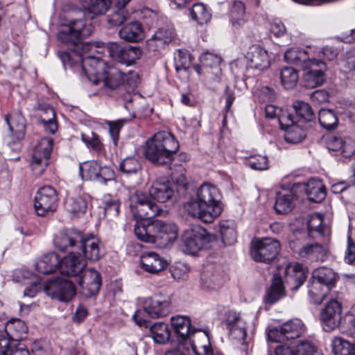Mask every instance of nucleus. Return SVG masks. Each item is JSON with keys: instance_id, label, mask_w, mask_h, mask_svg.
I'll return each mask as SVG.
<instances>
[{"instance_id": "0eeeda50", "label": "nucleus", "mask_w": 355, "mask_h": 355, "mask_svg": "<svg viewBox=\"0 0 355 355\" xmlns=\"http://www.w3.org/2000/svg\"><path fill=\"white\" fill-rule=\"evenodd\" d=\"M213 239V236L200 226L187 229L182 236L185 251L191 254H196L202 249L209 248Z\"/></svg>"}, {"instance_id": "e433bc0d", "label": "nucleus", "mask_w": 355, "mask_h": 355, "mask_svg": "<svg viewBox=\"0 0 355 355\" xmlns=\"http://www.w3.org/2000/svg\"><path fill=\"white\" fill-rule=\"evenodd\" d=\"M5 331L6 335L10 337L11 340L17 343L18 340L26 337L28 332V327L23 320L13 318L6 323Z\"/></svg>"}, {"instance_id": "bb28decb", "label": "nucleus", "mask_w": 355, "mask_h": 355, "mask_svg": "<svg viewBox=\"0 0 355 355\" xmlns=\"http://www.w3.org/2000/svg\"><path fill=\"white\" fill-rule=\"evenodd\" d=\"M327 148L329 151L348 157L355 153V143L349 137H342L338 135L329 136L326 141Z\"/></svg>"}, {"instance_id": "473e14b6", "label": "nucleus", "mask_w": 355, "mask_h": 355, "mask_svg": "<svg viewBox=\"0 0 355 355\" xmlns=\"http://www.w3.org/2000/svg\"><path fill=\"white\" fill-rule=\"evenodd\" d=\"M37 116L39 123L46 132L54 134L57 131L55 112L51 106L49 105H42L39 109Z\"/></svg>"}, {"instance_id": "7c9ffc66", "label": "nucleus", "mask_w": 355, "mask_h": 355, "mask_svg": "<svg viewBox=\"0 0 355 355\" xmlns=\"http://www.w3.org/2000/svg\"><path fill=\"white\" fill-rule=\"evenodd\" d=\"M168 214V211L163 209L162 206L153 202L148 200L147 202L143 205L138 211L133 215L136 218V223L139 222H145L146 225L151 224L148 220L157 216H165Z\"/></svg>"}, {"instance_id": "49530a36", "label": "nucleus", "mask_w": 355, "mask_h": 355, "mask_svg": "<svg viewBox=\"0 0 355 355\" xmlns=\"http://www.w3.org/2000/svg\"><path fill=\"white\" fill-rule=\"evenodd\" d=\"M150 333L153 340L158 344H164L168 342L171 335L167 324L162 322H155L151 325Z\"/></svg>"}, {"instance_id": "393cba45", "label": "nucleus", "mask_w": 355, "mask_h": 355, "mask_svg": "<svg viewBox=\"0 0 355 355\" xmlns=\"http://www.w3.org/2000/svg\"><path fill=\"white\" fill-rule=\"evenodd\" d=\"M308 270L299 263H291L285 269V281L293 291H297L307 277Z\"/></svg>"}, {"instance_id": "c03bdc74", "label": "nucleus", "mask_w": 355, "mask_h": 355, "mask_svg": "<svg viewBox=\"0 0 355 355\" xmlns=\"http://www.w3.org/2000/svg\"><path fill=\"white\" fill-rule=\"evenodd\" d=\"M307 228L311 237L324 235L329 232L328 227L323 224V215L321 214L310 215L307 221Z\"/></svg>"}, {"instance_id": "4468645a", "label": "nucleus", "mask_w": 355, "mask_h": 355, "mask_svg": "<svg viewBox=\"0 0 355 355\" xmlns=\"http://www.w3.org/2000/svg\"><path fill=\"white\" fill-rule=\"evenodd\" d=\"M342 306L336 300H330L321 310L320 320L325 331H331L338 327L341 320Z\"/></svg>"}, {"instance_id": "2f4dec72", "label": "nucleus", "mask_w": 355, "mask_h": 355, "mask_svg": "<svg viewBox=\"0 0 355 355\" xmlns=\"http://www.w3.org/2000/svg\"><path fill=\"white\" fill-rule=\"evenodd\" d=\"M187 339L196 355H211L209 338L205 332L194 331Z\"/></svg>"}, {"instance_id": "09e8293b", "label": "nucleus", "mask_w": 355, "mask_h": 355, "mask_svg": "<svg viewBox=\"0 0 355 355\" xmlns=\"http://www.w3.org/2000/svg\"><path fill=\"white\" fill-rule=\"evenodd\" d=\"M284 296L283 282L280 277L275 275L271 286L267 291L266 300L274 304Z\"/></svg>"}, {"instance_id": "8fccbe9b", "label": "nucleus", "mask_w": 355, "mask_h": 355, "mask_svg": "<svg viewBox=\"0 0 355 355\" xmlns=\"http://www.w3.org/2000/svg\"><path fill=\"white\" fill-rule=\"evenodd\" d=\"M80 175L83 180L96 181L100 164L96 161H88L79 166Z\"/></svg>"}, {"instance_id": "f3484780", "label": "nucleus", "mask_w": 355, "mask_h": 355, "mask_svg": "<svg viewBox=\"0 0 355 355\" xmlns=\"http://www.w3.org/2000/svg\"><path fill=\"white\" fill-rule=\"evenodd\" d=\"M83 252L84 259L89 261H96L105 254L103 246L98 238L92 234L83 235V239L79 243L78 248Z\"/></svg>"}, {"instance_id": "0e129e2a", "label": "nucleus", "mask_w": 355, "mask_h": 355, "mask_svg": "<svg viewBox=\"0 0 355 355\" xmlns=\"http://www.w3.org/2000/svg\"><path fill=\"white\" fill-rule=\"evenodd\" d=\"M81 139L87 146V148L100 153L103 149V144L101 143L98 136L94 132H82Z\"/></svg>"}, {"instance_id": "69168bd1", "label": "nucleus", "mask_w": 355, "mask_h": 355, "mask_svg": "<svg viewBox=\"0 0 355 355\" xmlns=\"http://www.w3.org/2000/svg\"><path fill=\"white\" fill-rule=\"evenodd\" d=\"M148 200V196L141 191H136L132 194L130 197V208L132 214L135 215Z\"/></svg>"}, {"instance_id": "6ab92c4d", "label": "nucleus", "mask_w": 355, "mask_h": 355, "mask_svg": "<svg viewBox=\"0 0 355 355\" xmlns=\"http://www.w3.org/2000/svg\"><path fill=\"white\" fill-rule=\"evenodd\" d=\"M293 251L298 255L299 258L304 261L322 262L327 259L328 248L326 245L318 243H306L299 249Z\"/></svg>"}, {"instance_id": "864d4df0", "label": "nucleus", "mask_w": 355, "mask_h": 355, "mask_svg": "<svg viewBox=\"0 0 355 355\" xmlns=\"http://www.w3.org/2000/svg\"><path fill=\"white\" fill-rule=\"evenodd\" d=\"M318 120L321 126L327 130L334 129L338 123L337 116L329 109H321L318 113Z\"/></svg>"}, {"instance_id": "b1692460", "label": "nucleus", "mask_w": 355, "mask_h": 355, "mask_svg": "<svg viewBox=\"0 0 355 355\" xmlns=\"http://www.w3.org/2000/svg\"><path fill=\"white\" fill-rule=\"evenodd\" d=\"M83 235L82 232L75 229L60 231L54 237V245L60 251H65L68 248H78L79 243L83 239Z\"/></svg>"}, {"instance_id": "cd10ccee", "label": "nucleus", "mask_w": 355, "mask_h": 355, "mask_svg": "<svg viewBox=\"0 0 355 355\" xmlns=\"http://www.w3.org/2000/svg\"><path fill=\"white\" fill-rule=\"evenodd\" d=\"M200 64L194 66V69L198 75L207 74L210 76L211 73L216 75V79L218 80V76L221 73L220 68L219 67L221 62L220 57L214 55L211 53H205L200 57Z\"/></svg>"}, {"instance_id": "6e6552de", "label": "nucleus", "mask_w": 355, "mask_h": 355, "mask_svg": "<svg viewBox=\"0 0 355 355\" xmlns=\"http://www.w3.org/2000/svg\"><path fill=\"white\" fill-rule=\"evenodd\" d=\"M53 139L51 137H43L34 148L31 166L36 175H42L49 164L52 151Z\"/></svg>"}, {"instance_id": "20e7f679", "label": "nucleus", "mask_w": 355, "mask_h": 355, "mask_svg": "<svg viewBox=\"0 0 355 355\" xmlns=\"http://www.w3.org/2000/svg\"><path fill=\"white\" fill-rule=\"evenodd\" d=\"M135 234L142 241L166 248L177 239L178 229L173 223L157 220L148 225L145 222L137 223L135 225Z\"/></svg>"}, {"instance_id": "9d476101", "label": "nucleus", "mask_w": 355, "mask_h": 355, "mask_svg": "<svg viewBox=\"0 0 355 355\" xmlns=\"http://www.w3.org/2000/svg\"><path fill=\"white\" fill-rule=\"evenodd\" d=\"M144 311L151 318H159L168 315L172 309V296L159 293L144 300Z\"/></svg>"}, {"instance_id": "412c9836", "label": "nucleus", "mask_w": 355, "mask_h": 355, "mask_svg": "<svg viewBox=\"0 0 355 355\" xmlns=\"http://www.w3.org/2000/svg\"><path fill=\"white\" fill-rule=\"evenodd\" d=\"M223 284V276L220 266L214 263L204 266L200 275V285L202 289L211 291L217 290Z\"/></svg>"}, {"instance_id": "5701e85b", "label": "nucleus", "mask_w": 355, "mask_h": 355, "mask_svg": "<svg viewBox=\"0 0 355 355\" xmlns=\"http://www.w3.org/2000/svg\"><path fill=\"white\" fill-rule=\"evenodd\" d=\"M148 193L151 198L164 203L176 197L177 187L169 181H155L150 187Z\"/></svg>"}, {"instance_id": "ddd939ff", "label": "nucleus", "mask_w": 355, "mask_h": 355, "mask_svg": "<svg viewBox=\"0 0 355 355\" xmlns=\"http://www.w3.org/2000/svg\"><path fill=\"white\" fill-rule=\"evenodd\" d=\"M44 288L48 295L62 302H68L76 295L74 284L67 279L51 280Z\"/></svg>"}, {"instance_id": "bf43d9fd", "label": "nucleus", "mask_w": 355, "mask_h": 355, "mask_svg": "<svg viewBox=\"0 0 355 355\" xmlns=\"http://www.w3.org/2000/svg\"><path fill=\"white\" fill-rule=\"evenodd\" d=\"M305 130L297 124L292 125L285 130L284 137L286 141L288 143H300L305 138Z\"/></svg>"}, {"instance_id": "dca6fc26", "label": "nucleus", "mask_w": 355, "mask_h": 355, "mask_svg": "<svg viewBox=\"0 0 355 355\" xmlns=\"http://www.w3.org/2000/svg\"><path fill=\"white\" fill-rule=\"evenodd\" d=\"M77 284L85 296L92 297L98 292L101 286L100 272L93 268H85L78 277Z\"/></svg>"}, {"instance_id": "2eb2a0df", "label": "nucleus", "mask_w": 355, "mask_h": 355, "mask_svg": "<svg viewBox=\"0 0 355 355\" xmlns=\"http://www.w3.org/2000/svg\"><path fill=\"white\" fill-rule=\"evenodd\" d=\"M107 51L113 59L127 65H130L139 59L142 53L141 49L138 46H121L116 42H110L107 44Z\"/></svg>"}, {"instance_id": "4be33fe9", "label": "nucleus", "mask_w": 355, "mask_h": 355, "mask_svg": "<svg viewBox=\"0 0 355 355\" xmlns=\"http://www.w3.org/2000/svg\"><path fill=\"white\" fill-rule=\"evenodd\" d=\"M225 324L229 330L230 336L244 344L246 337V322L240 313L229 311L226 315Z\"/></svg>"}, {"instance_id": "e2e57ef3", "label": "nucleus", "mask_w": 355, "mask_h": 355, "mask_svg": "<svg viewBox=\"0 0 355 355\" xmlns=\"http://www.w3.org/2000/svg\"><path fill=\"white\" fill-rule=\"evenodd\" d=\"M175 37V33L172 28H159L155 32L151 41H155L157 46L170 43Z\"/></svg>"}, {"instance_id": "f257e3e1", "label": "nucleus", "mask_w": 355, "mask_h": 355, "mask_svg": "<svg viewBox=\"0 0 355 355\" xmlns=\"http://www.w3.org/2000/svg\"><path fill=\"white\" fill-rule=\"evenodd\" d=\"M92 47L93 46L91 44L83 43L71 53H59V57L64 67L80 64L88 80L94 85L102 82L105 87L110 89L121 87L126 89L125 84L128 83L127 74L116 69L107 67L106 63L96 57L85 55Z\"/></svg>"}, {"instance_id": "58836bf2", "label": "nucleus", "mask_w": 355, "mask_h": 355, "mask_svg": "<svg viewBox=\"0 0 355 355\" xmlns=\"http://www.w3.org/2000/svg\"><path fill=\"white\" fill-rule=\"evenodd\" d=\"M89 197L77 196L69 197L65 202L66 209L76 216L83 215L88 207Z\"/></svg>"}, {"instance_id": "a211bd4d", "label": "nucleus", "mask_w": 355, "mask_h": 355, "mask_svg": "<svg viewBox=\"0 0 355 355\" xmlns=\"http://www.w3.org/2000/svg\"><path fill=\"white\" fill-rule=\"evenodd\" d=\"M87 267V261L78 252H71L60 260L61 274L68 277H78Z\"/></svg>"}, {"instance_id": "7ed1b4c3", "label": "nucleus", "mask_w": 355, "mask_h": 355, "mask_svg": "<svg viewBox=\"0 0 355 355\" xmlns=\"http://www.w3.org/2000/svg\"><path fill=\"white\" fill-rule=\"evenodd\" d=\"M179 149V143L169 132L160 131L146 142L144 155L147 159L156 165H168Z\"/></svg>"}, {"instance_id": "72a5a7b5", "label": "nucleus", "mask_w": 355, "mask_h": 355, "mask_svg": "<svg viewBox=\"0 0 355 355\" xmlns=\"http://www.w3.org/2000/svg\"><path fill=\"white\" fill-rule=\"evenodd\" d=\"M297 193L294 185L290 190L279 192L275 204V211L279 214H286L291 211L293 207V201Z\"/></svg>"}, {"instance_id": "aec40b11", "label": "nucleus", "mask_w": 355, "mask_h": 355, "mask_svg": "<svg viewBox=\"0 0 355 355\" xmlns=\"http://www.w3.org/2000/svg\"><path fill=\"white\" fill-rule=\"evenodd\" d=\"M6 121L9 132L6 136L7 143H16L22 139L25 135V119L19 111L8 114Z\"/></svg>"}, {"instance_id": "de8ad7c7", "label": "nucleus", "mask_w": 355, "mask_h": 355, "mask_svg": "<svg viewBox=\"0 0 355 355\" xmlns=\"http://www.w3.org/2000/svg\"><path fill=\"white\" fill-rule=\"evenodd\" d=\"M331 346L334 355H355V345L343 338H334Z\"/></svg>"}, {"instance_id": "1a4fd4ad", "label": "nucleus", "mask_w": 355, "mask_h": 355, "mask_svg": "<svg viewBox=\"0 0 355 355\" xmlns=\"http://www.w3.org/2000/svg\"><path fill=\"white\" fill-rule=\"evenodd\" d=\"M58 197L56 191L50 186L40 188L34 199V207L40 216L53 214L58 207Z\"/></svg>"}, {"instance_id": "a878e982", "label": "nucleus", "mask_w": 355, "mask_h": 355, "mask_svg": "<svg viewBox=\"0 0 355 355\" xmlns=\"http://www.w3.org/2000/svg\"><path fill=\"white\" fill-rule=\"evenodd\" d=\"M294 189L297 192H304L309 200L320 202L325 198L326 190L322 182L319 180L311 179L307 183H297Z\"/></svg>"}, {"instance_id": "a19ab883", "label": "nucleus", "mask_w": 355, "mask_h": 355, "mask_svg": "<svg viewBox=\"0 0 355 355\" xmlns=\"http://www.w3.org/2000/svg\"><path fill=\"white\" fill-rule=\"evenodd\" d=\"M308 295L313 304H320L324 300L329 289L311 277L308 285Z\"/></svg>"}, {"instance_id": "6e6d98bb", "label": "nucleus", "mask_w": 355, "mask_h": 355, "mask_svg": "<svg viewBox=\"0 0 355 355\" xmlns=\"http://www.w3.org/2000/svg\"><path fill=\"white\" fill-rule=\"evenodd\" d=\"M112 0H89L86 6L89 14L96 15H105L110 8Z\"/></svg>"}, {"instance_id": "9b49d317", "label": "nucleus", "mask_w": 355, "mask_h": 355, "mask_svg": "<svg viewBox=\"0 0 355 355\" xmlns=\"http://www.w3.org/2000/svg\"><path fill=\"white\" fill-rule=\"evenodd\" d=\"M304 330L303 322L299 319H294L270 329L268 333V337L272 342L282 343L284 340L299 338L303 334Z\"/></svg>"}, {"instance_id": "052dcab7", "label": "nucleus", "mask_w": 355, "mask_h": 355, "mask_svg": "<svg viewBox=\"0 0 355 355\" xmlns=\"http://www.w3.org/2000/svg\"><path fill=\"white\" fill-rule=\"evenodd\" d=\"M296 114L302 120L311 121L315 119V115L311 106L304 101H295L293 104Z\"/></svg>"}, {"instance_id": "ea45409f", "label": "nucleus", "mask_w": 355, "mask_h": 355, "mask_svg": "<svg viewBox=\"0 0 355 355\" xmlns=\"http://www.w3.org/2000/svg\"><path fill=\"white\" fill-rule=\"evenodd\" d=\"M230 21L235 28H240L247 21L245 3L240 0H234L230 9Z\"/></svg>"}, {"instance_id": "c756f323", "label": "nucleus", "mask_w": 355, "mask_h": 355, "mask_svg": "<svg viewBox=\"0 0 355 355\" xmlns=\"http://www.w3.org/2000/svg\"><path fill=\"white\" fill-rule=\"evenodd\" d=\"M141 268L150 274H157L164 270L168 263L162 257L154 252H146L140 257Z\"/></svg>"}, {"instance_id": "c85d7f7f", "label": "nucleus", "mask_w": 355, "mask_h": 355, "mask_svg": "<svg viewBox=\"0 0 355 355\" xmlns=\"http://www.w3.org/2000/svg\"><path fill=\"white\" fill-rule=\"evenodd\" d=\"M245 58L252 68L264 70L270 65L268 51L258 44H253L249 48Z\"/></svg>"}, {"instance_id": "13d9d810", "label": "nucleus", "mask_w": 355, "mask_h": 355, "mask_svg": "<svg viewBox=\"0 0 355 355\" xmlns=\"http://www.w3.org/2000/svg\"><path fill=\"white\" fill-rule=\"evenodd\" d=\"M190 15L193 20L202 25L211 19V14L202 3H196L190 10Z\"/></svg>"}, {"instance_id": "f8f14e48", "label": "nucleus", "mask_w": 355, "mask_h": 355, "mask_svg": "<svg viewBox=\"0 0 355 355\" xmlns=\"http://www.w3.org/2000/svg\"><path fill=\"white\" fill-rule=\"evenodd\" d=\"M302 69L304 71L302 78L306 87L314 88L324 83L327 65L324 62L313 59L305 62Z\"/></svg>"}, {"instance_id": "79ce46f5", "label": "nucleus", "mask_w": 355, "mask_h": 355, "mask_svg": "<svg viewBox=\"0 0 355 355\" xmlns=\"http://www.w3.org/2000/svg\"><path fill=\"white\" fill-rule=\"evenodd\" d=\"M23 279L24 284H30L31 286L26 288L24 292V297H33L41 288L40 278L31 272L24 270L19 272Z\"/></svg>"}, {"instance_id": "3c124183", "label": "nucleus", "mask_w": 355, "mask_h": 355, "mask_svg": "<svg viewBox=\"0 0 355 355\" xmlns=\"http://www.w3.org/2000/svg\"><path fill=\"white\" fill-rule=\"evenodd\" d=\"M119 169L123 175L129 177L139 174L141 171V166L137 158L128 157L121 162Z\"/></svg>"}, {"instance_id": "a18cd8bd", "label": "nucleus", "mask_w": 355, "mask_h": 355, "mask_svg": "<svg viewBox=\"0 0 355 355\" xmlns=\"http://www.w3.org/2000/svg\"><path fill=\"white\" fill-rule=\"evenodd\" d=\"M220 232L223 243L232 245L236 243L237 232L236 224L232 220H223L220 223Z\"/></svg>"}, {"instance_id": "603ef678", "label": "nucleus", "mask_w": 355, "mask_h": 355, "mask_svg": "<svg viewBox=\"0 0 355 355\" xmlns=\"http://www.w3.org/2000/svg\"><path fill=\"white\" fill-rule=\"evenodd\" d=\"M280 78L282 85L287 89L294 88L299 80L297 71L293 67H284L280 73Z\"/></svg>"}, {"instance_id": "f704fd0d", "label": "nucleus", "mask_w": 355, "mask_h": 355, "mask_svg": "<svg viewBox=\"0 0 355 355\" xmlns=\"http://www.w3.org/2000/svg\"><path fill=\"white\" fill-rule=\"evenodd\" d=\"M59 264V256L55 252H49L37 261L35 269L40 273L48 275L54 272Z\"/></svg>"}, {"instance_id": "39448f33", "label": "nucleus", "mask_w": 355, "mask_h": 355, "mask_svg": "<svg viewBox=\"0 0 355 355\" xmlns=\"http://www.w3.org/2000/svg\"><path fill=\"white\" fill-rule=\"evenodd\" d=\"M93 29L92 24L85 18V12H69L66 15L62 28L58 34V39L66 44L78 46L81 40L92 33Z\"/></svg>"}, {"instance_id": "680f3d73", "label": "nucleus", "mask_w": 355, "mask_h": 355, "mask_svg": "<svg viewBox=\"0 0 355 355\" xmlns=\"http://www.w3.org/2000/svg\"><path fill=\"white\" fill-rule=\"evenodd\" d=\"M191 55L187 50H178L175 56V69L177 72L186 71L190 67Z\"/></svg>"}, {"instance_id": "774afa93", "label": "nucleus", "mask_w": 355, "mask_h": 355, "mask_svg": "<svg viewBox=\"0 0 355 355\" xmlns=\"http://www.w3.org/2000/svg\"><path fill=\"white\" fill-rule=\"evenodd\" d=\"M345 67L348 70L347 77L355 82V49H352L346 52L345 56Z\"/></svg>"}, {"instance_id": "4c0bfd02", "label": "nucleus", "mask_w": 355, "mask_h": 355, "mask_svg": "<svg viewBox=\"0 0 355 355\" xmlns=\"http://www.w3.org/2000/svg\"><path fill=\"white\" fill-rule=\"evenodd\" d=\"M311 277L329 290L335 286L338 279L336 273L332 269L325 267L314 270Z\"/></svg>"}, {"instance_id": "f03ea898", "label": "nucleus", "mask_w": 355, "mask_h": 355, "mask_svg": "<svg viewBox=\"0 0 355 355\" xmlns=\"http://www.w3.org/2000/svg\"><path fill=\"white\" fill-rule=\"evenodd\" d=\"M220 197L215 186L203 184L197 191L196 198L187 202L185 209L191 216L205 223H211L222 212Z\"/></svg>"}, {"instance_id": "5fc2aeb1", "label": "nucleus", "mask_w": 355, "mask_h": 355, "mask_svg": "<svg viewBox=\"0 0 355 355\" xmlns=\"http://www.w3.org/2000/svg\"><path fill=\"white\" fill-rule=\"evenodd\" d=\"M284 59L287 62L300 66L302 68L304 67L305 62L311 59L308 58L306 52L304 50L291 49L286 51L284 53Z\"/></svg>"}, {"instance_id": "c9c22d12", "label": "nucleus", "mask_w": 355, "mask_h": 355, "mask_svg": "<svg viewBox=\"0 0 355 355\" xmlns=\"http://www.w3.org/2000/svg\"><path fill=\"white\" fill-rule=\"evenodd\" d=\"M121 39L131 42H137L144 37V32L141 24L137 21H132L123 26L119 31Z\"/></svg>"}, {"instance_id": "4d7b16f0", "label": "nucleus", "mask_w": 355, "mask_h": 355, "mask_svg": "<svg viewBox=\"0 0 355 355\" xmlns=\"http://www.w3.org/2000/svg\"><path fill=\"white\" fill-rule=\"evenodd\" d=\"M290 347L292 355H314L317 352L316 347L308 340H298Z\"/></svg>"}, {"instance_id": "338daca9", "label": "nucleus", "mask_w": 355, "mask_h": 355, "mask_svg": "<svg viewBox=\"0 0 355 355\" xmlns=\"http://www.w3.org/2000/svg\"><path fill=\"white\" fill-rule=\"evenodd\" d=\"M130 17L129 12L125 9L116 8L115 10L109 16L108 23L118 26L121 25Z\"/></svg>"}, {"instance_id": "37998d69", "label": "nucleus", "mask_w": 355, "mask_h": 355, "mask_svg": "<svg viewBox=\"0 0 355 355\" xmlns=\"http://www.w3.org/2000/svg\"><path fill=\"white\" fill-rule=\"evenodd\" d=\"M171 324L176 334L180 336L182 340H187L188 337L192 334L191 331V321L187 316L176 315L171 319Z\"/></svg>"}, {"instance_id": "423d86ee", "label": "nucleus", "mask_w": 355, "mask_h": 355, "mask_svg": "<svg viewBox=\"0 0 355 355\" xmlns=\"http://www.w3.org/2000/svg\"><path fill=\"white\" fill-rule=\"evenodd\" d=\"M280 248V243L276 239L268 237L254 239L250 243V255L256 262L269 263L276 258Z\"/></svg>"}]
</instances>
